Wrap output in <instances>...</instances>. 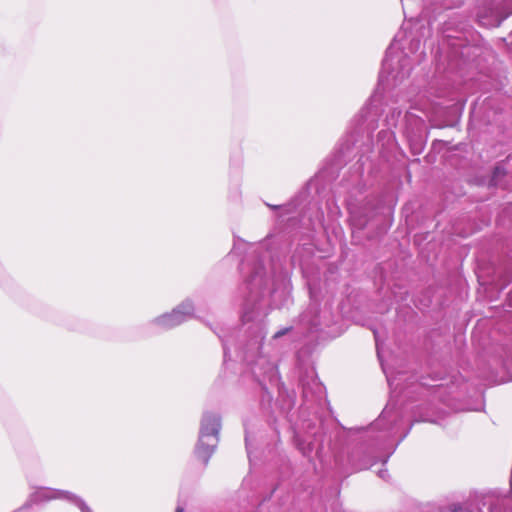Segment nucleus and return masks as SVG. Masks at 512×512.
<instances>
[{
    "mask_svg": "<svg viewBox=\"0 0 512 512\" xmlns=\"http://www.w3.org/2000/svg\"><path fill=\"white\" fill-rule=\"evenodd\" d=\"M376 473L378 474V476L383 479V480H388L389 478V474H388V471L386 469H378L376 470Z\"/></svg>",
    "mask_w": 512,
    "mask_h": 512,
    "instance_id": "obj_5",
    "label": "nucleus"
},
{
    "mask_svg": "<svg viewBox=\"0 0 512 512\" xmlns=\"http://www.w3.org/2000/svg\"><path fill=\"white\" fill-rule=\"evenodd\" d=\"M176 512H184V509L182 507H177Z\"/></svg>",
    "mask_w": 512,
    "mask_h": 512,
    "instance_id": "obj_8",
    "label": "nucleus"
},
{
    "mask_svg": "<svg viewBox=\"0 0 512 512\" xmlns=\"http://www.w3.org/2000/svg\"><path fill=\"white\" fill-rule=\"evenodd\" d=\"M290 329L291 328H286L284 330L276 332V334L274 335V338H279V337L285 335Z\"/></svg>",
    "mask_w": 512,
    "mask_h": 512,
    "instance_id": "obj_6",
    "label": "nucleus"
},
{
    "mask_svg": "<svg viewBox=\"0 0 512 512\" xmlns=\"http://www.w3.org/2000/svg\"><path fill=\"white\" fill-rule=\"evenodd\" d=\"M255 451L256 450H250L248 455H247L250 462L252 461V455H253V452H255Z\"/></svg>",
    "mask_w": 512,
    "mask_h": 512,
    "instance_id": "obj_7",
    "label": "nucleus"
},
{
    "mask_svg": "<svg viewBox=\"0 0 512 512\" xmlns=\"http://www.w3.org/2000/svg\"><path fill=\"white\" fill-rule=\"evenodd\" d=\"M52 500H64L76 506L81 512H93L80 496L70 491L52 489L48 487L34 488V491L29 494L25 503L12 512H25L31 509L34 505H40Z\"/></svg>",
    "mask_w": 512,
    "mask_h": 512,
    "instance_id": "obj_1",
    "label": "nucleus"
},
{
    "mask_svg": "<svg viewBox=\"0 0 512 512\" xmlns=\"http://www.w3.org/2000/svg\"><path fill=\"white\" fill-rule=\"evenodd\" d=\"M213 450H195L194 460L199 462L201 466H206L212 457Z\"/></svg>",
    "mask_w": 512,
    "mask_h": 512,
    "instance_id": "obj_4",
    "label": "nucleus"
},
{
    "mask_svg": "<svg viewBox=\"0 0 512 512\" xmlns=\"http://www.w3.org/2000/svg\"><path fill=\"white\" fill-rule=\"evenodd\" d=\"M385 450H338V454L334 457L336 460L344 457L349 458V463L352 471H360L364 469H371L377 465H385L390 458V453L385 454Z\"/></svg>",
    "mask_w": 512,
    "mask_h": 512,
    "instance_id": "obj_2",
    "label": "nucleus"
},
{
    "mask_svg": "<svg viewBox=\"0 0 512 512\" xmlns=\"http://www.w3.org/2000/svg\"><path fill=\"white\" fill-rule=\"evenodd\" d=\"M220 420L215 416H206L202 421L200 448H216L219 443Z\"/></svg>",
    "mask_w": 512,
    "mask_h": 512,
    "instance_id": "obj_3",
    "label": "nucleus"
}]
</instances>
